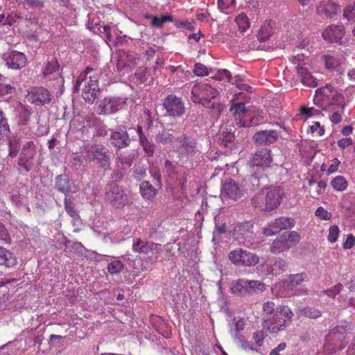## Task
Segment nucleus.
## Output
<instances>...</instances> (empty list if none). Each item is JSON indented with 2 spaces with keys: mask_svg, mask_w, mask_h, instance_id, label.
<instances>
[{
  "mask_svg": "<svg viewBox=\"0 0 355 355\" xmlns=\"http://www.w3.org/2000/svg\"><path fill=\"white\" fill-rule=\"evenodd\" d=\"M175 166L170 160H166L164 162V170L168 175L175 173Z\"/></svg>",
  "mask_w": 355,
  "mask_h": 355,
  "instance_id": "nucleus-61",
  "label": "nucleus"
},
{
  "mask_svg": "<svg viewBox=\"0 0 355 355\" xmlns=\"http://www.w3.org/2000/svg\"><path fill=\"white\" fill-rule=\"evenodd\" d=\"M231 291L234 294L243 296L249 293L248 290V280L239 279L232 283Z\"/></svg>",
  "mask_w": 355,
  "mask_h": 355,
  "instance_id": "nucleus-25",
  "label": "nucleus"
},
{
  "mask_svg": "<svg viewBox=\"0 0 355 355\" xmlns=\"http://www.w3.org/2000/svg\"><path fill=\"white\" fill-rule=\"evenodd\" d=\"M98 92V84L86 82V85L83 89L82 96L86 102L92 103L97 98Z\"/></svg>",
  "mask_w": 355,
  "mask_h": 355,
  "instance_id": "nucleus-19",
  "label": "nucleus"
},
{
  "mask_svg": "<svg viewBox=\"0 0 355 355\" xmlns=\"http://www.w3.org/2000/svg\"><path fill=\"white\" fill-rule=\"evenodd\" d=\"M315 215L318 218L324 220H329L331 217V213L329 212L327 209L322 207H319L315 211Z\"/></svg>",
  "mask_w": 355,
  "mask_h": 355,
  "instance_id": "nucleus-48",
  "label": "nucleus"
},
{
  "mask_svg": "<svg viewBox=\"0 0 355 355\" xmlns=\"http://www.w3.org/2000/svg\"><path fill=\"white\" fill-rule=\"evenodd\" d=\"M31 114V112L25 108H23L21 110H19V114H18V117H19L18 123L20 125H26L30 121Z\"/></svg>",
  "mask_w": 355,
  "mask_h": 355,
  "instance_id": "nucleus-42",
  "label": "nucleus"
},
{
  "mask_svg": "<svg viewBox=\"0 0 355 355\" xmlns=\"http://www.w3.org/2000/svg\"><path fill=\"white\" fill-rule=\"evenodd\" d=\"M123 264L120 260L111 262L107 267L108 271L111 274H117L123 269Z\"/></svg>",
  "mask_w": 355,
  "mask_h": 355,
  "instance_id": "nucleus-45",
  "label": "nucleus"
},
{
  "mask_svg": "<svg viewBox=\"0 0 355 355\" xmlns=\"http://www.w3.org/2000/svg\"><path fill=\"white\" fill-rule=\"evenodd\" d=\"M101 72L97 68L87 67L84 72L83 76L86 82L98 84Z\"/></svg>",
  "mask_w": 355,
  "mask_h": 355,
  "instance_id": "nucleus-27",
  "label": "nucleus"
},
{
  "mask_svg": "<svg viewBox=\"0 0 355 355\" xmlns=\"http://www.w3.org/2000/svg\"><path fill=\"white\" fill-rule=\"evenodd\" d=\"M314 103L323 110H331V107H345L344 97L331 85L327 84L315 90Z\"/></svg>",
  "mask_w": 355,
  "mask_h": 355,
  "instance_id": "nucleus-2",
  "label": "nucleus"
},
{
  "mask_svg": "<svg viewBox=\"0 0 355 355\" xmlns=\"http://www.w3.org/2000/svg\"><path fill=\"white\" fill-rule=\"evenodd\" d=\"M118 110L116 101L112 98H105L103 101V112L110 114Z\"/></svg>",
  "mask_w": 355,
  "mask_h": 355,
  "instance_id": "nucleus-35",
  "label": "nucleus"
},
{
  "mask_svg": "<svg viewBox=\"0 0 355 355\" xmlns=\"http://www.w3.org/2000/svg\"><path fill=\"white\" fill-rule=\"evenodd\" d=\"M8 156L14 158L15 157L19 152V138L17 137H14L12 139H9L8 141Z\"/></svg>",
  "mask_w": 355,
  "mask_h": 355,
  "instance_id": "nucleus-33",
  "label": "nucleus"
},
{
  "mask_svg": "<svg viewBox=\"0 0 355 355\" xmlns=\"http://www.w3.org/2000/svg\"><path fill=\"white\" fill-rule=\"evenodd\" d=\"M175 141L180 143L178 148L180 157L188 159L197 153V144L193 138L182 135Z\"/></svg>",
  "mask_w": 355,
  "mask_h": 355,
  "instance_id": "nucleus-10",
  "label": "nucleus"
},
{
  "mask_svg": "<svg viewBox=\"0 0 355 355\" xmlns=\"http://www.w3.org/2000/svg\"><path fill=\"white\" fill-rule=\"evenodd\" d=\"M106 200L115 208L121 209L128 204L125 191L118 185H112L105 193Z\"/></svg>",
  "mask_w": 355,
  "mask_h": 355,
  "instance_id": "nucleus-8",
  "label": "nucleus"
},
{
  "mask_svg": "<svg viewBox=\"0 0 355 355\" xmlns=\"http://www.w3.org/2000/svg\"><path fill=\"white\" fill-rule=\"evenodd\" d=\"M249 288L253 291H263L265 288L264 284L259 281L248 280V290H249Z\"/></svg>",
  "mask_w": 355,
  "mask_h": 355,
  "instance_id": "nucleus-56",
  "label": "nucleus"
},
{
  "mask_svg": "<svg viewBox=\"0 0 355 355\" xmlns=\"http://www.w3.org/2000/svg\"><path fill=\"white\" fill-rule=\"evenodd\" d=\"M51 93L44 87H32L27 92L26 98L27 101L37 106L49 104L52 101Z\"/></svg>",
  "mask_w": 355,
  "mask_h": 355,
  "instance_id": "nucleus-7",
  "label": "nucleus"
},
{
  "mask_svg": "<svg viewBox=\"0 0 355 355\" xmlns=\"http://www.w3.org/2000/svg\"><path fill=\"white\" fill-rule=\"evenodd\" d=\"M300 112L303 115H306L308 117L317 115L320 113V111L315 109L314 107H302L300 108Z\"/></svg>",
  "mask_w": 355,
  "mask_h": 355,
  "instance_id": "nucleus-57",
  "label": "nucleus"
},
{
  "mask_svg": "<svg viewBox=\"0 0 355 355\" xmlns=\"http://www.w3.org/2000/svg\"><path fill=\"white\" fill-rule=\"evenodd\" d=\"M272 162L270 150L263 148L255 153L251 160L253 166L268 167Z\"/></svg>",
  "mask_w": 355,
  "mask_h": 355,
  "instance_id": "nucleus-15",
  "label": "nucleus"
},
{
  "mask_svg": "<svg viewBox=\"0 0 355 355\" xmlns=\"http://www.w3.org/2000/svg\"><path fill=\"white\" fill-rule=\"evenodd\" d=\"M16 2L26 9H40L44 7L43 0H16Z\"/></svg>",
  "mask_w": 355,
  "mask_h": 355,
  "instance_id": "nucleus-31",
  "label": "nucleus"
},
{
  "mask_svg": "<svg viewBox=\"0 0 355 355\" xmlns=\"http://www.w3.org/2000/svg\"><path fill=\"white\" fill-rule=\"evenodd\" d=\"M340 234V230L338 226L332 225L329 229V234L327 236V240L330 243H334L337 241L338 235Z\"/></svg>",
  "mask_w": 355,
  "mask_h": 355,
  "instance_id": "nucleus-47",
  "label": "nucleus"
},
{
  "mask_svg": "<svg viewBox=\"0 0 355 355\" xmlns=\"http://www.w3.org/2000/svg\"><path fill=\"white\" fill-rule=\"evenodd\" d=\"M145 17L147 19H152L151 26L153 27L161 28L163 26L161 17H157L150 15H146Z\"/></svg>",
  "mask_w": 355,
  "mask_h": 355,
  "instance_id": "nucleus-60",
  "label": "nucleus"
},
{
  "mask_svg": "<svg viewBox=\"0 0 355 355\" xmlns=\"http://www.w3.org/2000/svg\"><path fill=\"white\" fill-rule=\"evenodd\" d=\"M344 35V28L342 26L331 25L322 33L324 40L329 42L341 43Z\"/></svg>",
  "mask_w": 355,
  "mask_h": 355,
  "instance_id": "nucleus-14",
  "label": "nucleus"
},
{
  "mask_svg": "<svg viewBox=\"0 0 355 355\" xmlns=\"http://www.w3.org/2000/svg\"><path fill=\"white\" fill-rule=\"evenodd\" d=\"M245 102L233 103L230 110L234 111V114H244L246 112Z\"/></svg>",
  "mask_w": 355,
  "mask_h": 355,
  "instance_id": "nucleus-54",
  "label": "nucleus"
},
{
  "mask_svg": "<svg viewBox=\"0 0 355 355\" xmlns=\"http://www.w3.org/2000/svg\"><path fill=\"white\" fill-rule=\"evenodd\" d=\"M10 133V125L4 114L1 116H0V135L8 136Z\"/></svg>",
  "mask_w": 355,
  "mask_h": 355,
  "instance_id": "nucleus-39",
  "label": "nucleus"
},
{
  "mask_svg": "<svg viewBox=\"0 0 355 355\" xmlns=\"http://www.w3.org/2000/svg\"><path fill=\"white\" fill-rule=\"evenodd\" d=\"M4 60L8 68L12 69H21L27 64L25 54L17 51H12L4 55Z\"/></svg>",
  "mask_w": 355,
  "mask_h": 355,
  "instance_id": "nucleus-13",
  "label": "nucleus"
},
{
  "mask_svg": "<svg viewBox=\"0 0 355 355\" xmlns=\"http://www.w3.org/2000/svg\"><path fill=\"white\" fill-rule=\"evenodd\" d=\"M116 163L118 164H121V166L123 169H126L130 167L132 163V159L130 157V156H120L117 157V162Z\"/></svg>",
  "mask_w": 355,
  "mask_h": 355,
  "instance_id": "nucleus-53",
  "label": "nucleus"
},
{
  "mask_svg": "<svg viewBox=\"0 0 355 355\" xmlns=\"http://www.w3.org/2000/svg\"><path fill=\"white\" fill-rule=\"evenodd\" d=\"M110 142L116 148L120 149L129 145V135L125 130H112Z\"/></svg>",
  "mask_w": 355,
  "mask_h": 355,
  "instance_id": "nucleus-16",
  "label": "nucleus"
},
{
  "mask_svg": "<svg viewBox=\"0 0 355 355\" xmlns=\"http://www.w3.org/2000/svg\"><path fill=\"white\" fill-rule=\"evenodd\" d=\"M279 223L281 230L291 228L293 226V221L291 218L280 217L276 219V224Z\"/></svg>",
  "mask_w": 355,
  "mask_h": 355,
  "instance_id": "nucleus-44",
  "label": "nucleus"
},
{
  "mask_svg": "<svg viewBox=\"0 0 355 355\" xmlns=\"http://www.w3.org/2000/svg\"><path fill=\"white\" fill-rule=\"evenodd\" d=\"M218 91L206 82L196 83L192 87L191 98L196 104H200L204 107H214L215 99Z\"/></svg>",
  "mask_w": 355,
  "mask_h": 355,
  "instance_id": "nucleus-4",
  "label": "nucleus"
},
{
  "mask_svg": "<svg viewBox=\"0 0 355 355\" xmlns=\"http://www.w3.org/2000/svg\"><path fill=\"white\" fill-rule=\"evenodd\" d=\"M286 266V262L285 260L279 259L275 261L271 268V272L273 275H279L284 271Z\"/></svg>",
  "mask_w": 355,
  "mask_h": 355,
  "instance_id": "nucleus-38",
  "label": "nucleus"
},
{
  "mask_svg": "<svg viewBox=\"0 0 355 355\" xmlns=\"http://www.w3.org/2000/svg\"><path fill=\"white\" fill-rule=\"evenodd\" d=\"M343 16L348 21H355V1L349 3L344 10Z\"/></svg>",
  "mask_w": 355,
  "mask_h": 355,
  "instance_id": "nucleus-41",
  "label": "nucleus"
},
{
  "mask_svg": "<svg viewBox=\"0 0 355 355\" xmlns=\"http://www.w3.org/2000/svg\"><path fill=\"white\" fill-rule=\"evenodd\" d=\"M137 132L139 137L140 144L142 146L143 149L146 154V156H153L155 150L154 144L150 142L146 137V136L144 135L141 126L138 125Z\"/></svg>",
  "mask_w": 355,
  "mask_h": 355,
  "instance_id": "nucleus-24",
  "label": "nucleus"
},
{
  "mask_svg": "<svg viewBox=\"0 0 355 355\" xmlns=\"http://www.w3.org/2000/svg\"><path fill=\"white\" fill-rule=\"evenodd\" d=\"M297 73L301 78V82L303 85L311 87H315L318 85V81L307 69L302 66H297L296 67Z\"/></svg>",
  "mask_w": 355,
  "mask_h": 355,
  "instance_id": "nucleus-21",
  "label": "nucleus"
},
{
  "mask_svg": "<svg viewBox=\"0 0 355 355\" xmlns=\"http://www.w3.org/2000/svg\"><path fill=\"white\" fill-rule=\"evenodd\" d=\"M139 188L141 195L145 199L150 200L156 195V189L148 182H142Z\"/></svg>",
  "mask_w": 355,
  "mask_h": 355,
  "instance_id": "nucleus-26",
  "label": "nucleus"
},
{
  "mask_svg": "<svg viewBox=\"0 0 355 355\" xmlns=\"http://www.w3.org/2000/svg\"><path fill=\"white\" fill-rule=\"evenodd\" d=\"M310 129L312 132H318L320 136H322L324 133V128L322 126L320 122H316L314 125L310 127Z\"/></svg>",
  "mask_w": 355,
  "mask_h": 355,
  "instance_id": "nucleus-64",
  "label": "nucleus"
},
{
  "mask_svg": "<svg viewBox=\"0 0 355 355\" xmlns=\"http://www.w3.org/2000/svg\"><path fill=\"white\" fill-rule=\"evenodd\" d=\"M230 261L237 267H252L259 262L257 254L241 248L231 250L228 254Z\"/></svg>",
  "mask_w": 355,
  "mask_h": 355,
  "instance_id": "nucleus-5",
  "label": "nucleus"
},
{
  "mask_svg": "<svg viewBox=\"0 0 355 355\" xmlns=\"http://www.w3.org/2000/svg\"><path fill=\"white\" fill-rule=\"evenodd\" d=\"M160 245L151 241L143 240L140 238H134L132 241V251L141 254L153 255L158 252Z\"/></svg>",
  "mask_w": 355,
  "mask_h": 355,
  "instance_id": "nucleus-12",
  "label": "nucleus"
},
{
  "mask_svg": "<svg viewBox=\"0 0 355 355\" xmlns=\"http://www.w3.org/2000/svg\"><path fill=\"white\" fill-rule=\"evenodd\" d=\"M193 72L198 76H204L209 74L207 68L201 63H196L195 64Z\"/></svg>",
  "mask_w": 355,
  "mask_h": 355,
  "instance_id": "nucleus-55",
  "label": "nucleus"
},
{
  "mask_svg": "<svg viewBox=\"0 0 355 355\" xmlns=\"http://www.w3.org/2000/svg\"><path fill=\"white\" fill-rule=\"evenodd\" d=\"M163 106L166 113L172 117H179L185 112L184 103L180 97L175 94L168 95L164 100Z\"/></svg>",
  "mask_w": 355,
  "mask_h": 355,
  "instance_id": "nucleus-9",
  "label": "nucleus"
},
{
  "mask_svg": "<svg viewBox=\"0 0 355 355\" xmlns=\"http://www.w3.org/2000/svg\"><path fill=\"white\" fill-rule=\"evenodd\" d=\"M218 6L221 11L225 12L235 6V0H218Z\"/></svg>",
  "mask_w": 355,
  "mask_h": 355,
  "instance_id": "nucleus-51",
  "label": "nucleus"
},
{
  "mask_svg": "<svg viewBox=\"0 0 355 355\" xmlns=\"http://www.w3.org/2000/svg\"><path fill=\"white\" fill-rule=\"evenodd\" d=\"M218 136L220 144L225 147L234 139V135L232 132V130H225L224 128L220 129Z\"/></svg>",
  "mask_w": 355,
  "mask_h": 355,
  "instance_id": "nucleus-29",
  "label": "nucleus"
},
{
  "mask_svg": "<svg viewBox=\"0 0 355 355\" xmlns=\"http://www.w3.org/2000/svg\"><path fill=\"white\" fill-rule=\"evenodd\" d=\"M304 316L310 318H318L321 316V312L313 307H306L303 310Z\"/></svg>",
  "mask_w": 355,
  "mask_h": 355,
  "instance_id": "nucleus-50",
  "label": "nucleus"
},
{
  "mask_svg": "<svg viewBox=\"0 0 355 355\" xmlns=\"http://www.w3.org/2000/svg\"><path fill=\"white\" fill-rule=\"evenodd\" d=\"M36 155L35 145L33 140L26 141L22 146L19 157L18 158V164L24 168L26 171H29L28 162L32 160Z\"/></svg>",
  "mask_w": 355,
  "mask_h": 355,
  "instance_id": "nucleus-11",
  "label": "nucleus"
},
{
  "mask_svg": "<svg viewBox=\"0 0 355 355\" xmlns=\"http://www.w3.org/2000/svg\"><path fill=\"white\" fill-rule=\"evenodd\" d=\"M283 191L280 187L262 189L252 198V204L261 211H270L278 207L281 203Z\"/></svg>",
  "mask_w": 355,
  "mask_h": 355,
  "instance_id": "nucleus-3",
  "label": "nucleus"
},
{
  "mask_svg": "<svg viewBox=\"0 0 355 355\" xmlns=\"http://www.w3.org/2000/svg\"><path fill=\"white\" fill-rule=\"evenodd\" d=\"M283 235L285 236L290 248L296 245L300 239L299 234L295 231L291 232L290 233L284 232Z\"/></svg>",
  "mask_w": 355,
  "mask_h": 355,
  "instance_id": "nucleus-43",
  "label": "nucleus"
},
{
  "mask_svg": "<svg viewBox=\"0 0 355 355\" xmlns=\"http://www.w3.org/2000/svg\"><path fill=\"white\" fill-rule=\"evenodd\" d=\"M59 68L60 65L58 60L55 58H53L51 60H49L45 64L42 71V74L44 76L46 77L57 71Z\"/></svg>",
  "mask_w": 355,
  "mask_h": 355,
  "instance_id": "nucleus-32",
  "label": "nucleus"
},
{
  "mask_svg": "<svg viewBox=\"0 0 355 355\" xmlns=\"http://www.w3.org/2000/svg\"><path fill=\"white\" fill-rule=\"evenodd\" d=\"M262 310L263 327L272 334L284 330L294 315L289 306L283 304H277L274 301L265 302Z\"/></svg>",
  "mask_w": 355,
  "mask_h": 355,
  "instance_id": "nucleus-1",
  "label": "nucleus"
},
{
  "mask_svg": "<svg viewBox=\"0 0 355 355\" xmlns=\"http://www.w3.org/2000/svg\"><path fill=\"white\" fill-rule=\"evenodd\" d=\"M14 88L10 84L0 83V96L10 94Z\"/></svg>",
  "mask_w": 355,
  "mask_h": 355,
  "instance_id": "nucleus-62",
  "label": "nucleus"
},
{
  "mask_svg": "<svg viewBox=\"0 0 355 355\" xmlns=\"http://www.w3.org/2000/svg\"><path fill=\"white\" fill-rule=\"evenodd\" d=\"M331 184L334 190L344 191L347 188L348 182L345 177L338 175L331 180Z\"/></svg>",
  "mask_w": 355,
  "mask_h": 355,
  "instance_id": "nucleus-30",
  "label": "nucleus"
},
{
  "mask_svg": "<svg viewBox=\"0 0 355 355\" xmlns=\"http://www.w3.org/2000/svg\"><path fill=\"white\" fill-rule=\"evenodd\" d=\"M236 23L238 25L239 30L242 32L245 31L250 26V23L248 17L245 14H240L236 17Z\"/></svg>",
  "mask_w": 355,
  "mask_h": 355,
  "instance_id": "nucleus-37",
  "label": "nucleus"
},
{
  "mask_svg": "<svg viewBox=\"0 0 355 355\" xmlns=\"http://www.w3.org/2000/svg\"><path fill=\"white\" fill-rule=\"evenodd\" d=\"M354 243L355 237L352 234H349L343 243V248L346 250L350 249L354 245Z\"/></svg>",
  "mask_w": 355,
  "mask_h": 355,
  "instance_id": "nucleus-59",
  "label": "nucleus"
},
{
  "mask_svg": "<svg viewBox=\"0 0 355 355\" xmlns=\"http://www.w3.org/2000/svg\"><path fill=\"white\" fill-rule=\"evenodd\" d=\"M353 144V140L352 138H343L338 141V146L344 149L347 146H349Z\"/></svg>",
  "mask_w": 355,
  "mask_h": 355,
  "instance_id": "nucleus-63",
  "label": "nucleus"
},
{
  "mask_svg": "<svg viewBox=\"0 0 355 355\" xmlns=\"http://www.w3.org/2000/svg\"><path fill=\"white\" fill-rule=\"evenodd\" d=\"M0 241L6 244H10L12 239L4 225L0 222Z\"/></svg>",
  "mask_w": 355,
  "mask_h": 355,
  "instance_id": "nucleus-49",
  "label": "nucleus"
},
{
  "mask_svg": "<svg viewBox=\"0 0 355 355\" xmlns=\"http://www.w3.org/2000/svg\"><path fill=\"white\" fill-rule=\"evenodd\" d=\"M64 209L68 215L73 219H80L79 214L74 207L73 203L65 196L64 198Z\"/></svg>",
  "mask_w": 355,
  "mask_h": 355,
  "instance_id": "nucleus-34",
  "label": "nucleus"
},
{
  "mask_svg": "<svg viewBox=\"0 0 355 355\" xmlns=\"http://www.w3.org/2000/svg\"><path fill=\"white\" fill-rule=\"evenodd\" d=\"M173 136L170 133H162L157 137V141L161 143L168 144L173 142Z\"/></svg>",
  "mask_w": 355,
  "mask_h": 355,
  "instance_id": "nucleus-58",
  "label": "nucleus"
},
{
  "mask_svg": "<svg viewBox=\"0 0 355 355\" xmlns=\"http://www.w3.org/2000/svg\"><path fill=\"white\" fill-rule=\"evenodd\" d=\"M55 187L65 195L73 192L71 189L70 180L65 175H60L56 177Z\"/></svg>",
  "mask_w": 355,
  "mask_h": 355,
  "instance_id": "nucleus-23",
  "label": "nucleus"
},
{
  "mask_svg": "<svg viewBox=\"0 0 355 355\" xmlns=\"http://www.w3.org/2000/svg\"><path fill=\"white\" fill-rule=\"evenodd\" d=\"M17 264L15 255L9 250L0 245V265L12 268Z\"/></svg>",
  "mask_w": 355,
  "mask_h": 355,
  "instance_id": "nucleus-20",
  "label": "nucleus"
},
{
  "mask_svg": "<svg viewBox=\"0 0 355 355\" xmlns=\"http://www.w3.org/2000/svg\"><path fill=\"white\" fill-rule=\"evenodd\" d=\"M85 158L89 162L96 161L104 170L110 169L109 150L101 144H96L85 151Z\"/></svg>",
  "mask_w": 355,
  "mask_h": 355,
  "instance_id": "nucleus-6",
  "label": "nucleus"
},
{
  "mask_svg": "<svg viewBox=\"0 0 355 355\" xmlns=\"http://www.w3.org/2000/svg\"><path fill=\"white\" fill-rule=\"evenodd\" d=\"M290 245L283 234L276 239L270 245V252L274 254L283 252L290 249Z\"/></svg>",
  "mask_w": 355,
  "mask_h": 355,
  "instance_id": "nucleus-22",
  "label": "nucleus"
},
{
  "mask_svg": "<svg viewBox=\"0 0 355 355\" xmlns=\"http://www.w3.org/2000/svg\"><path fill=\"white\" fill-rule=\"evenodd\" d=\"M322 60L325 67L329 69H334L338 67L342 63V58L334 55H324L322 56Z\"/></svg>",
  "mask_w": 355,
  "mask_h": 355,
  "instance_id": "nucleus-28",
  "label": "nucleus"
},
{
  "mask_svg": "<svg viewBox=\"0 0 355 355\" xmlns=\"http://www.w3.org/2000/svg\"><path fill=\"white\" fill-rule=\"evenodd\" d=\"M222 193L235 200L242 196V191L239 186L232 179H228L223 183Z\"/></svg>",
  "mask_w": 355,
  "mask_h": 355,
  "instance_id": "nucleus-18",
  "label": "nucleus"
},
{
  "mask_svg": "<svg viewBox=\"0 0 355 355\" xmlns=\"http://www.w3.org/2000/svg\"><path fill=\"white\" fill-rule=\"evenodd\" d=\"M280 231H282L281 227L279 223L276 224V219L263 228V234L266 236H272Z\"/></svg>",
  "mask_w": 355,
  "mask_h": 355,
  "instance_id": "nucleus-36",
  "label": "nucleus"
},
{
  "mask_svg": "<svg viewBox=\"0 0 355 355\" xmlns=\"http://www.w3.org/2000/svg\"><path fill=\"white\" fill-rule=\"evenodd\" d=\"M253 139L260 145H269L275 143L278 139V134L275 130H261L256 132Z\"/></svg>",
  "mask_w": 355,
  "mask_h": 355,
  "instance_id": "nucleus-17",
  "label": "nucleus"
},
{
  "mask_svg": "<svg viewBox=\"0 0 355 355\" xmlns=\"http://www.w3.org/2000/svg\"><path fill=\"white\" fill-rule=\"evenodd\" d=\"M306 277V275L304 272L292 275L290 277V284L293 286L300 284Z\"/></svg>",
  "mask_w": 355,
  "mask_h": 355,
  "instance_id": "nucleus-52",
  "label": "nucleus"
},
{
  "mask_svg": "<svg viewBox=\"0 0 355 355\" xmlns=\"http://www.w3.org/2000/svg\"><path fill=\"white\" fill-rule=\"evenodd\" d=\"M176 28H184L189 31H194L196 23L195 21H189L188 20H176L174 21Z\"/></svg>",
  "mask_w": 355,
  "mask_h": 355,
  "instance_id": "nucleus-40",
  "label": "nucleus"
},
{
  "mask_svg": "<svg viewBox=\"0 0 355 355\" xmlns=\"http://www.w3.org/2000/svg\"><path fill=\"white\" fill-rule=\"evenodd\" d=\"M266 338V334L263 330H259L254 333L252 339L254 342V346L258 349L262 345L264 338Z\"/></svg>",
  "mask_w": 355,
  "mask_h": 355,
  "instance_id": "nucleus-46",
  "label": "nucleus"
}]
</instances>
